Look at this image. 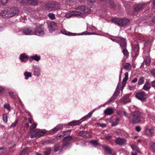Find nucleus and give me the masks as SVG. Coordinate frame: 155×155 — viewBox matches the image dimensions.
<instances>
[{"label": "nucleus", "mask_w": 155, "mask_h": 155, "mask_svg": "<svg viewBox=\"0 0 155 155\" xmlns=\"http://www.w3.org/2000/svg\"><path fill=\"white\" fill-rule=\"evenodd\" d=\"M19 13V10L17 8H5L0 13V15L4 18H9L17 15Z\"/></svg>", "instance_id": "obj_1"}, {"label": "nucleus", "mask_w": 155, "mask_h": 155, "mask_svg": "<svg viewBox=\"0 0 155 155\" xmlns=\"http://www.w3.org/2000/svg\"><path fill=\"white\" fill-rule=\"evenodd\" d=\"M143 118L141 113L138 111L132 112L129 117V120L133 124L140 123Z\"/></svg>", "instance_id": "obj_2"}, {"label": "nucleus", "mask_w": 155, "mask_h": 155, "mask_svg": "<svg viewBox=\"0 0 155 155\" xmlns=\"http://www.w3.org/2000/svg\"><path fill=\"white\" fill-rule=\"evenodd\" d=\"M112 22L120 26H123L126 25L129 21L128 19H123L118 18H114L111 19Z\"/></svg>", "instance_id": "obj_3"}, {"label": "nucleus", "mask_w": 155, "mask_h": 155, "mask_svg": "<svg viewBox=\"0 0 155 155\" xmlns=\"http://www.w3.org/2000/svg\"><path fill=\"white\" fill-rule=\"evenodd\" d=\"M43 25H39L37 26L34 29V34L38 36H41L44 34V31L42 28Z\"/></svg>", "instance_id": "obj_4"}, {"label": "nucleus", "mask_w": 155, "mask_h": 155, "mask_svg": "<svg viewBox=\"0 0 155 155\" xmlns=\"http://www.w3.org/2000/svg\"><path fill=\"white\" fill-rule=\"evenodd\" d=\"M135 96L137 98L142 101H145L147 98V96L145 92L142 91L137 92Z\"/></svg>", "instance_id": "obj_5"}, {"label": "nucleus", "mask_w": 155, "mask_h": 155, "mask_svg": "<svg viewBox=\"0 0 155 155\" xmlns=\"http://www.w3.org/2000/svg\"><path fill=\"white\" fill-rule=\"evenodd\" d=\"M58 8L57 4L56 2H50L46 5V8L50 11L55 10Z\"/></svg>", "instance_id": "obj_6"}, {"label": "nucleus", "mask_w": 155, "mask_h": 155, "mask_svg": "<svg viewBox=\"0 0 155 155\" xmlns=\"http://www.w3.org/2000/svg\"><path fill=\"white\" fill-rule=\"evenodd\" d=\"M38 2V0H22L21 3L23 5L35 6L37 5Z\"/></svg>", "instance_id": "obj_7"}, {"label": "nucleus", "mask_w": 155, "mask_h": 155, "mask_svg": "<svg viewBox=\"0 0 155 155\" xmlns=\"http://www.w3.org/2000/svg\"><path fill=\"white\" fill-rule=\"evenodd\" d=\"M120 90L119 88V84H118L116 90L114 92L112 96L110 98L108 101V103H109L114 101L117 97V96L119 94Z\"/></svg>", "instance_id": "obj_8"}, {"label": "nucleus", "mask_w": 155, "mask_h": 155, "mask_svg": "<svg viewBox=\"0 0 155 155\" xmlns=\"http://www.w3.org/2000/svg\"><path fill=\"white\" fill-rule=\"evenodd\" d=\"M34 134L30 135V137L31 138L39 137L44 136L46 134L45 132L43 131H35Z\"/></svg>", "instance_id": "obj_9"}, {"label": "nucleus", "mask_w": 155, "mask_h": 155, "mask_svg": "<svg viewBox=\"0 0 155 155\" xmlns=\"http://www.w3.org/2000/svg\"><path fill=\"white\" fill-rule=\"evenodd\" d=\"M76 10H78L77 11H75L76 12L75 13L77 15V16H80L81 14H82L84 13V6L83 5H81L80 6H78L76 7L75 9Z\"/></svg>", "instance_id": "obj_10"}, {"label": "nucleus", "mask_w": 155, "mask_h": 155, "mask_svg": "<svg viewBox=\"0 0 155 155\" xmlns=\"http://www.w3.org/2000/svg\"><path fill=\"white\" fill-rule=\"evenodd\" d=\"M57 27L56 23L54 21H51L48 25V28L50 32H52L54 31Z\"/></svg>", "instance_id": "obj_11"}, {"label": "nucleus", "mask_w": 155, "mask_h": 155, "mask_svg": "<svg viewBox=\"0 0 155 155\" xmlns=\"http://www.w3.org/2000/svg\"><path fill=\"white\" fill-rule=\"evenodd\" d=\"M146 5L145 3H140L139 4H136L134 6V10L135 11L137 12L141 10Z\"/></svg>", "instance_id": "obj_12"}, {"label": "nucleus", "mask_w": 155, "mask_h": 155, "mask_svg": "<svg viewBox=\"0 0 155 155\" xmlns=\"http://www.w3.org/2000/svg\"><path fill=\"white\" fill-rule=\"evenodd\" d=\"M78 135L84 138H90V135L89 133L85 131H80L78 134Z\"/></svg>", "instance_id": "obj_13"}, {"label": "nucleus", "mask_w": 155, "mask_h": 155, "mask_svg": "<svg viewBox=\"0 0 155 155\" xmlns=\"http://www.w3.org/2000/svg\"><path fill=\"white\" fill-rule=\"evenodd\" d=\"M126 141V140L125 139L120 137L117 138L115 141L116 143L120 145L125 144Z\"/></svg>", "instance_id": "obj_14"}, {"label": "nucleus", "mask_w": 155, "mask_h": 155, "mask_svg": "<svg viewBox=\"0 0 155 155\" xmlns=\"http://www.w3.org/2000/svg\"><path fill=\"white\" fill-rule=\"evenodd\" d=\"M119 41V43H120V45L122 49L126 48L127 43L125 39L123 38H121Z\"/></svg>", "instance_id": "obj_15"}, {"label": "nucleus", "mask_w": 155, "mask_h": 155, "mask_svg": "<svg viewBox=\"0 0 155 155\" xmlns=\"http://www.w3.org/2000/svg\"><path fill=\"white\" fill-rule=\"evenodd\" d=\"M122 66L124 68L128 71H130L131 69V66L130 64L128 63H124L122 64Z\"/></svg>", "instance_id": "obj_16"}, {"label": "nucleus", "mask_w": 155, "mask_h": 155, "mask_svg": "<svg viewBox=\"0 0 155 155\" xmlns=\"http://www.w3.org/2000/svg\"><path fill=\"white\" fill-rule=\"evenodd\" d=\"M75 13H77V12H76L74 11L68 12L66 14L65 16L67 18H69L72 16H77Z\"/></svg>", "instance_id": "obj_17"}, {"label": "nucleus", "mask_w": 155, "mask_h": 155, "mask_svg": "<svg viewBox=\"0 0 155 155\" xmlns=\"http://www.w3.org/2000/svg\"><path fill=\"white\" fill-rule=\"evenodd\" d=\"M81 123V122L79 120H73L68 124L69 126H75L77 125H79Z\"/></svg>", "instance_id": "obj_18"}, {"label": "nucleus", "mask_w": 155, "mask_h": 155, "mask_svg": "<svg viewBox=\"0 0 155 155\" xmlns=\"http://www.w3.org/2000/svg\"><path fill=\"white\" fill-rule=\"evenodd\" d=\"M61 32L63 34L69 36H75L77 35L76 33H71L67 31L65 29H63L61 31Z\"/></svg>", "instance_id": "obj_19"}, {"label": "nucleus", "mask_w": 155, "mask_h": 155, "mask_svg": "<svg viewBox=\"0 0 155 155\" xmlns=\"http://www.w3.org/2000/svg\"><path fill=\"white\" fill-rule=\"evenodd\" d=\"M125 77L124 78L122 82V87L123 88L125 86V85L126 84V82L127 80L128 79V73L127 72L125 74Z\"/></svg>", "instance_id": "obj_20"}, {"label": "nucleus", "mask_w": 155, "mask_h": 155, "mask_svg": "<svg viewBox=\"0 0 155 155\" xmlns=\"http://www.w3.org/2000/svg\"><path fill=\"white\" fill-rule=\"evenodd\" d=\"M63 125L62 124H58L51 131L54 133L61 129Z\"/></svg>", "instance_id": "obj_21"}, {"label": "nucleus", "mask_w": 155, "mask_h": 155, "mask_svg": "<svg viewBox=\"0 0 155 155\" xmlns=\"http://www.w3.org/2000/svg\"><path fill=\"white\" fill-rule=\"evenodd\" d=\"M154 130L153 128L148 129L147 128L145 130V134L147 135H152L153 133Z\"/></svg>", "instance_id": "obj_22"}, {"label": "nucleus", "mask_w": 155, "mask_h": 155, "mask_svg": "<svg viewBox=\"0 0 155 155\" xmlns=\"http://www.w3.org/2000/svg\"><path fill=\"white\" fill-rule=\"evenodd\" d=\"M120 102L122 103L126 104L130 101L128 97L127 96H124L123 98L120 99Z\"/></svg>", "instance_id": "obj_23"}, {"label": "nucleus", "mask_w": 155, "mask_h": 155, "mask_svg": "<svg viewBox=\"0 0 155 155\" xmlns=\"http://www.w3.org/2000/svg\"><path fill=\"white\" fill-rule=\"evenodd\" d=\"M28 58V56L25 54H22L20 56V59L22 62H25L27 60Z\"/></svg>", "instance_id": "obj_24"}, {"label": "nucleus", "mask_w": 155, "mask_h": 155, "mask_svg": "<svg viewBox=\"0 0 155 155\" xmlns=\"http://www.w3.org/2000/svg\"><path fill=\"white\" fill-rule=\"evenodd\" d=\"M37 124L35 123H33L30 126V127L29 130H30V133L32 134L34 133L35 130H33V129L35 128L37 126Z\"/></svg>", "instance_id": "obj_25"}, {"label": "nucleus", "mask_w": 155, "mask_h": 155, "mask_svg": "<svg viewBox=\"0 0 155 155\" xmlns=\"http://www.w3.org/2000/svg\"><path fill=\"white\" fill-rule=\"evenodd\" d=\"M150 88V82L149 81H147L145 84L142 89L144 90L147 91Z\"/></svg>", "instance_id": "obj_26"}, {"label": "nucleus", "mask_w": 155, "mask_h": 155, "mask_svg": "<svg viewBox=\"0 0 155 155\" xmlns=\"http://www.w3.org/2000/svg\"><path fill=\"white\" fill-rule=\"evenodd\" d=\"M31 32V29L30 28H27L23 30V33L26 35L29 34Z\"/></svg>", "instance_id": "obj_27"}, {"label": "nucleus", "mask_w": 155, "mask_h": 155, "mask_svg": "<svg viewBox=\"0 0 155 155\" xmlns=\"http://www.w3.org/2000/svg\"><path fill=\"white\" fill-rule=\"evenodd\" d=\"M73 139V137L72 136L69 135L64 137L62 140V141H68L69 142Z\"/></svg>", "instance_id": "obj_28"}, {"label": "nucleus", "mask_w": 155, "mask_h": 155, "mask_svg": "<svg viewBox=\"0 0 155 155\" xmlns=\"http://www.w3.org/2000/svg\"><path fill=\"white\" fill-rule=\"evenodd\" d=\"M64 143L63 144V147L65 149L71 147L70 143L68 141H62Z\"/></svg>", "instance_id": "obj_29"}, {"label": "nucleus", "mask_w": 155, "mask_h": 155, "mask_svg": "<svg viewBox=\"0 0 155 155\" xmlns=\"http://www.w3.org/2000/svg\"><path fill=\"white\" fill-rule=\"evenodd\" d=\"M113 112V110L112 108H108L106 109L104 111V113L105 114L107 115H110Z\"/></svg>", "instance_id": "obj_30"}, {"label": "nucleus", "mask_w": 155, "mask_h": 155, "mask_svg": "<svg viewBox=\"0 0 155 155\" xmlns=\"http://www.w3.org/2000/svg\"><path fill=\"white\" fill-rule=\"evenodd\" d=\"M95 110H94L92 111L91 112H90L87 115H85L84 117L82 119L84 120H87L88 118H90L91 117L92 114L94 112V111Z\"/></svg>", "instance_id": "obj_31"}, {"label": "nucleus", "mask_w": 155, "mask_h": 155, "mask_svg": "<svg viewBox=\"0 0 155 155\" xmlns=\"http://www.w3.org/2000/svg\"><path fill=\"white\" fill-rule=\"evenodd\" d=\"M45 150L43 152V155H49L51 151V148L50 147H47L45 148Z\"/></svg>", "instance_id": "obj_32"}, {"label": "nucleus", "mask_w": 155, "mask_h": 155, "mask_svg": "<svg viewBox=\"0 0 155 155\" xmlns=\"http://www.w3.org/2000/svg\"><path fill=\"white\" fill-rule=\"evenodd\" d=\"M104 150L105 153L111 154L112 153L111 148L108 146H105L104 147Z\"/></svg>", "instance_id": "obj_33"}, {"label": "nucleus", "mask_w": 155, "mask_h": 155, "mask_svg": "<svg viewBox=\"0 0 155 155\" xmlns=\"http://www.w3.org/2000/svg\"><path fill=\"white\" fill-rule=\"evenodd\" d=\"M144 63L146 65H149L150 63V60L149 58L148 57H146L144 59Z\"/></svg>", "instance_id": "obj_34"}, {"label": "nucleus", "mask_w": 155, "mask_h": 155, "mask_svg": "<svg viewBox=\"0 0 155 155\" xmlns=\"http://www.w3.org/2000/svg\"><path fill=\"white\" fill-rule=\"evenodd\" d=\"M71 130H68L61 132L60 134H62V135L64 137L65 135L70 134L71 133Z\"/></svg>", "instance_id": "obj_35"}, {"label": "nucleus", "mask_w": 155, "mask_h": 155, "mask_svg": "<svg viewBox=\"0 0 155 155\" xmlns=\"http://www.w3.org/2000/svg\"><path fill=\"white\" fill-rule=\"evenodd\" d=\"M31 59L36 61H38L40 59V56H38L37 54H35L34 56H31Z\"/></svg>", "instance_id": "obj_36"}, {"label": "nucleus", "mask_w": 155, "mask_h": 155, "mask_svg": "<svg viewBox=\"0 0 155 155\" xmlns=\"http://www.w3.org/2000/svg\"><path fill=\"white\" fill-rule=\"evenodd\" d=\"M122 52L124 55L126 57H128L129 56V53L128 52L126 48H123Z\"/></svg>", "instance_id": "obj_37"}, {"label": "nucleus", "mask_w": 155, "mask_h": 155, "mask_svg": "<svg viewBox=\"0 0 155 155\" xmlns=\"http://www.w3.org/2000/svg\"><path fill=\"white\" fill-rule=\"evenodd\" d=\"M131 147L133 150H135L137 152H140V151L139 148L134 144L131 145Z\"/></svg>", "instance_id": "obj_38"}, {"label": "nucleus", "mask_w": 155, "mask_h": 155, "mask_svg": "<svg viewBox=\"0 0 155 155\" xmlns=\"http://www.w3.org/2000/svg\"><path fill=\"white\" fill-rule=\"evenodd\" d=\"M24 75L25 77V79H27L29 77H31V74L30 72H25L24 73Z\"/></svg>", "instance_id": "obj_39"}, {"label": "nucleus", "mask_w": 155, "mask_h": 155, "mask_svg": "<svg viewBox=\"0 0 155 155\" xmlns=\"http://www.w3.org/2000/svg\"><path fill=\"white\" fill-rule=\"evenodd\" d=\"M30 149L29 147H26L21 152L20 155L24 154L28 151L30 150Z\"/></svg>", "instance_id": "obj_40"}, {"label": "nucleus", "mask_w": 155, "mask_h": 155, "mask_svg": "<svg viewBox=\"0 0 155 155\" xmlns=\"http://www.w3.org/2000/svg\"><path fill=\"white\" fill-rule=\"evenodd\" d=\"M34 74L37 76H38L40 74V70L39 69L36 68L34 69Z\"/></svg>", "instance_id": "obj_41"}, {"label": "nucleus", "mask_w": 155, "mask_h": 155, "mask_svg": "<svg viewBox=\"0 0 155 155\" xmlns=\"http://www.w3.org/2000/svg\"><path fill=\"white\" fill-rule=\"evenodd\" d=\"M48 16L49 18L51 20H53L55 19V15L53 13H49L48 15Z\"/></svg>", "instance_id": "obj_42"}, {"label": "nucleus", "mask_w": 155, "mask_h": 155, "mask_svg": "<svg viewBox=\"0 0 155 155\" xmlns=\"http://www.w3.org/2000/svg\"><path fill=\"white\" fill-rule=\"evenodd\" d=\"M150 149L155 151V142H151L150 143Z\"/></svg>", "instance_id": "obj_43"}, {"label": "nucleus", "mask_w": 155, "mask_h": 155, "mask_svg": "<svg viewBox=\"0 0 155 155\" xmlns=\"http://www.w3.org/2000/svg\"><path fill=\"white\" fill-rule=\"evenodd\" d=\"M120 38H121V37H116L115 38V39H113V38H111V39L113 41L115 42H117L118 43H119V42H120V41H119L120 39Z\"/></svg>", "instance_id": "obj_44"}, {"label": "nucleus", "mask_w": 155, "mask_h": 155, "mask_svg": "<svg viewBox=\"0 0 155 155\" xmlns=\"http://www.w3.org/2000/svg\"><path fill=\"white\" fill-rule=\"evenodd\" d=\"M84 13H89L91 12V10L89 8L84 6Z\"/></svg>", "instance_id": "obj_45"}, {"label": "nucleus", "mask_w": 155, "mask_h": 155, "mask_svg": "<svg viewBox=\"0 0 155 155\" xmlns=\"http://www.w3.org/2000/svg\"><path fill=\"white\" fill-rule=\"evenodd\" d=\"M144 78L143 77H141L140 78L139 80L138 84L139 85L142 84L144 82Z\"/></svg>", "instance_id": "obj_46"}, {"label": "nucleus", "mask_w": 155, "mask_h": 155, "mask_svg": "<svg viewBox=\"0 0 155 155\" xmlns=\"http://www.w3.org/2000/svg\"><path fill=\"white\" fill-rule=\"evenodd\" d=\"M53 148H54V151L55 152H57V151H58L59 150V144L55 145L54 146Z\"/></svg>", "instance_id": "obj_47"}, {"label": "nucleus", "mask_w": 155, "mask_h": 155, "mask_svg": "<svg viewBox=\"0 0 155 155\" xmlns=\"http://www.w3.org/2000/svg\"><path fill=\"white\" fill-rule=\"evenodd\" d=\"M9 93L10 96L12 97L13 98L16 96L15 92L10 91L9 92Z\"/></svg>", "instance_id": "obj_48"}, {"label": "nucleus", "mask_w": 155, "mask_h": 155, "mask_svg": "<svg viewBox=\"0 0 155 155\" xmlns=\"http://www.w3.org/2000/svg\"><path fill=\"white\" fill-rule=\"evenodd\" d=\"M3 118L4 121L5 123H7V116L6 114H5L3 115Z\"/></svg>", "instance_id": "obj_49"}, {"label": "nucleus", "mask_w": 155, "mask_h": 155, "mask_svg": "<svg viewBox=\"0 0 155 155\" xmlns=\"http://www.w3.org/2000/svg\"><path fill=\"white\" fill-rule=\"evenodd\" d=\"M18 121L16 120L14 123H12L10 127H15L18 124Z\"/></svg>", "instance_id": "obj_50"}, {"label": "nucleus", "mask_w": 155, "mask_h": 155, "mask_svg": "<svg viewBox=\"0 0 155 155\" xmlns=\"http://www.w3.org/2000/svg\"><path fill=\"white\" fill-rule=\"evenodd\" d=\"M91 143L94 146H96L98 145V143L97 141L96 140H92L91 141Z\"/></svg>", "instance_id": "obj_51"}, {"label": "nucleus", "mask_w": 155, "mask_h": 155, "mask_svg": "<svg viewBox=\"0 0 155 155\" xmlns=\"http://www.w3.org/2000/svg\"><path fill=\"white\" fill-rule=\"evenodd\" d=\"M50 143H53V142H52L51 141L49 140H47L45 141H43L42 142V144L44 145L45 144H48Z\"/></svg>", "instance_id": "obj_52"}, {"label": "nucleus", "mask_w": 155, "mask_h": 155, "mask_svg": "<svg viewBox=\"0 0 155 155\" xmlns=\"http://www.w3.org/2000/svg\"><path fill=\"white\" fill-rule=\"evenodd\" d=\"M150 73L155 78V69L151 70Z\"/></svg>", "instance_id": "obj_53"}, {"label": "nucleus", "mask_w": 155, "mask_h": 155, "mask_svg": "<svg viewBox=\"0 0 155 155\" xmlns=\"http://www.w3.org/2000/svg\"><path fill=\"white\" fill-rule=\"evenodd\" d=\"M5 151V150L4 148L3 147H0V154L4 153Z\"/></svg>", "instance_id": "obj_54"}, {"label": "nucleus", "mask_w": 155, "mask_h": 155, "mask_svg": "<svg viewBox=\"0 0 155 155\" xmlns=\"http://www.w3.org/2000/svg\"><path fill=\"white\" fill-rule=\"evenodd\" d=\"M4 107L8 110H10L9 105L8 104H5L4 105Z\"/></svg>", "instance_id": "obj_55"}, {"label": "nucleus", "mask_w": 155, "mask_h": 155, "mask_svg": "<svg viewBox=\"0 0 155 155\" xmlns=\"http://www.w3.org/2000/svg\"><path fill=\"white\" fill-rule=\"evenodd\" d=\"M141 129L140 127L139 126H137L136 127L135 130L137 132H139L140 131Z\"/></svg>", "instance_id": "obj_56"}, {"label": "nucleus", "mask_w": 155, "mask_h": 155, "mask_svg": "<svg viewBox=\"0 0 155 155\" xmlns=\"http://www.w3.org/2000/svg\"><path fill=\"white\" fill-rule=\"evenodd\" d=\"M8 0H0V2L2 4H4L7 2Z\"/></svg>", "instance_id": "obj_57"}, {"label": "nucleus", "mask_w": 155, "mask_h": 155, "mask_svg": "<svg viewBox=\"0 0 155 155\" xmlns=\"http://www.w3.org/2000/svg\"><path fill=\"white\" fill-rule=\"evenodd\" d=\"M4 92V89L0 87V94L3 93Z\"/></svg>", "instance_id": "obj_58"}, {"label": "nucleus", "mask_w": 155, "mask_h": 155, "mask_svg": "<svg viewBox=\"0 0 155 155\" xmlns=\"http://www.w3.org/2000/svg\"><path fill=\"white\" fill-rule=\"evenodd\" d=\"M95 0H87V2L89 3V4L95 2Z\"/></svg>", "instance_id": "obj_59"}, {"label": "nucleus", "mask_w": 155, "mask_h": 155, "mask_svg": "<svg viewBox=\"0 0 155 155\" xmlns=\"http://www.w3.org/2000/svg\"><path fill=\"white\" fill-rule=\"evenodd\" d=\"M57 137H63L62 134H60V132L57 135Z\"/></svg>", "instance_id": "obj_60"}, {"label": "nucleus", "mask_w": 155, "mask_h": 155, "mask_svg": "<svg viewBox=\"0 0 155 155\" xmlns=\"http://www.w3.org/2000/svg\"><path fill=\"white\" fill-rule=\"evenodd\" d=\"M118 124V123L116 122H113L112 124V126H116Z\"/></svg>", "instance_id": "obj_61"}, {"label": "nucleus", "mask_w": 155, "mask_h": 155, "mask_svg": "<svg viewBox=\"0 0 155 155\" xmlns=\"http://www.w3.org/2000/svg\"><path fill=\"white\" fill-rule=\"evenodd\" d=\"M100 126L102 127H106V125L105 124H100Z\"/></svg>", "instance_id": "obj_62"}, {"label": "nucleus", "mask_w": 155, "mask_h": 155, "mask_svg": "<svg viewBox=\"0 0 155 155\" xmlns=\"http://www.w3.org/2000/svg\"><path fill=\"white\" fill-rule=\"evenodd\" d=\"M111 136L110 135L106 136L105 137L106 139L107 140H109L111 139Z\"/></svg>", "instance_id": "obj_63"}, {"label": "nucleus", "mask_w": 155, "mask_h": 155, "mask_svg": "<svg viewBox=\"0 0 155 155\" xmlns=\"http://www.w3.org/2000/svg\"><path fill=\"white\" fill-rule=\"evenodd\" d=\"M110 4H111V6H110L111 8H114L115 6L114 4V3H113V2H111V3H110Z\"/></svg>", "instance_id": "obj_64"}]
</instances>
